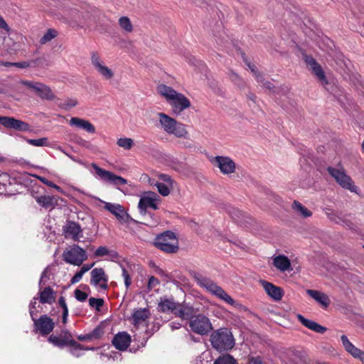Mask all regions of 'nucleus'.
Instances as JSON below:
<instances>
[{"instance_id": "obj_1", "label": "nucleus", "mask_w": 364, "mask_h": 364, "mask_svg": "<svg viewBox=\"0 0 364 364\" xmlns=\"http://www.w3.org/2000/svg\"><path fill=\"white\" fill-rule=\"evenodd\" d=\"M157 90L161 95L166 98L171 105L173 112L176 114H180L191 106L189 100L185 95L177 92L169 86L160 85L158 86Z\"/></svg>"}, {"instance_id": "obj_2", "label": "nucleus", "mask_w": 364, "mask_h": 364, "mask_svg": "<svg viewBox=\"0 0 364 364\" xmlns=\"http://www.w3.org/2000/svg\"><path fill=\"white\" fill-rule=\"evenodd\" d=\"M158 117L159 124L166 133L173 134L178 138H188V132L184 124L163 112L158 113Z\"/></svg>"}, {"instance_id": "obj_3", "label": "nucleus", "mask_w": 364, "mask_h": 364, "mask_svg": "<svg viewBox=\"0 0 364 364\" xmlns=\"http://www.w3.org/2000/svg\"><path fill=\"white\" fill-rule=\"evenodd\" d=\"M212 346L218 351H227L235 346V340L231 331L226 328L215 331L210 336Z\"/></svg>"}, {"instance_id": "obj_4", "label": "nucleus", "mask_w": 364, "mask_h": 364, "mask_svg": "<svg viewBox=\"0 0 364 364\" xmlns=\"http://www.w3.org/2000/svg\"><path fill=\"white\" fill-rule=\"evenodd\" d=\"M154 245L159 250L168 254L176 253L179 249L178 238L176 234L170 230L157 235Z\"/></svg>"}, {"instance_id": "obj_5", "label": "nucleus", "mask_w": 364, "mask_h": 364, "mask_svg": "<svg viewBox=\"0 0 364 364\" xmlns=\"http://www.w3.org/2000/svg\"><path fill=\"white\" fill-rule=\"evenodd\" d=\"M91 166L95 170V176L105 183H109L121 190L119 186L127 183V180L122 176H117L114 173L103 169L95 163H92Z\"/></svg>"}, {"instance_id": "obj_6", "label": "nucleus", "mask_w": 364, "mask_h": 364, "mask_svg": "<svg viewBox=\"0 0 364 364\" xmlns=\"http://www.w3.org/2000/svg\"><path fill=\"white\" fill-rule=\"evenodd\" d=\"M188 325L193 332L200 336L208 335L213 330L210 319L201 314L191 318Z\"/></svg>"}, {"instance_id": "obj_7", "label": "nucleus", "mask_w": 364, "mask_h": 364, "mask_svg": "<svg viewBox=\"0 0 364 364\" xmlns=\"http://www.w3.org/2000/svg\"><path fill=\"white\" fill-rule=\"evenodd\" d=\"M327 170L329 174L342 188L348 189L353 193L357 192V186L354 185L350 177L346 173L343 168L328 167Z\"/></svg>"}, {"instance_id": "obj_8", "label": "nucleus", "mask_w": 364, "mask_h": 364, "mask_svg": "<svg viewBox=\"0 0 364 364\" xmlns=\"http://www.w3.org/2000/svg\"><path fill=\"white\" fill-rule=\"evenodd\" d=\"M21 84L31 89L42 100H53L55 95L48 85L36 81L21 80Z\"/></svg>"}, {"instance_id": "obj_9", "label": "nucleus", "mask_w": 364, "mask_h": 364, "mask_svg": "<svg viewBox=\"0 0 364 364\" xmlns=\"http://www.w3.org/2000/svg\"><path fill=\"white\" fill-rule=\"evenodd\" d=\"M87 258L86 252L79 245H74L70 250L63 252V259L67 263L80 266Z\"/></svg>"}, {"instance_id": "obj_10", "label": "nucleus", "mask_w": 364, "mask_h": 364, "mask_svg": "<svg viewBox=\"0 0 364 364\" xmlns=\"http://www.w3.org/2000/svg\"><path fill=\"white\" fill-rule=\"evenodd\" d=\"M159 200V196L157 193L152 191L146 192L140 198L138 203L140 214L145 215L147 213V208H151L154 210H157L159 208L157 205Z\"/></svg>"}, {"instance_id": "obj_11", "label": "nucleus", "mask_w": 364, "mask_h": 364, "mask_svg": "<svg viewBox=\"0 0 364 364\" xmlns=\"http://www.w3.org/2000/svg\"><path fill=\"white\" fill-rule=\"evenodd\" d=\"M90 60L95 70L104 79L109 80L114 77V72L106 66L97 52L93 51L90 54Z\"/></svg>"}, {"instance_id": "obj_12", "label": "nucleus", "mask_w": 364, "mask_h": 364, "mask_svg": "<svg viewBox=\"0 0 364 364\" xmlns=\"http://www.w3.org/2000/svg\"><path fill=\"white\" fill-rule=\"evenodd\" d=\"M211 163L217 166L224 175H229L235 171L236 164L228 156H217L211 160Z\"/></svg>"}, {"instance_id": "obj_13", "label": "nucleus", "mask_w": 364, "mask_h": 364, "mask_svg": "<svg viewBox=\"0 0 364 364\" xmlns=\"http://www.w3.org/2000/svg\"><path fill=\"white\" fill-rule=\"evenodd\" d=\"M34 332H38L42 336H47L51 333L55 327V323L47 315H43L37 320H34Z\"/></svg>"}, {"instance_id": "obj_14", "label": "nucleus", "mask_w": 364, "mask_h": 364, "mask_svg": "<svg viewBox=\"0 0 364 364\" xmlns=\"http://www.w3.org/2000/svg\"><path fill=\"white\" fill-rule=\"evenodd\" d=\"M0 124L8 129L26 132L30 130V125L21 120L11 117L0 116Z\"/></svg>"}, {"instance_id": "obj_15", "label": "nucleus", "mask_w": 364, "mask_h": 364, "mask_svg": "<svg viewBox=\"0 0 364 364\" xmlns=\"http://www.w3.org/2000/svg\"><path fill=\"white\" fill-rule=\"evenodd\" d=\"M63 232L66 238L70 237L73 240L77 242L82 237V230L80 225L74 221H67L63 226Z\"/></svg>"}, {"instance_id": "obj_16", "label": "nucleus", "mask_w": 364, "mask_h": 364, "mask_svg": "<svg viewBox=\"0 0 364 364\" xmlns=\"http://www.w3.org/2000/svg\"><path fill=\"white\" fill-rule=\"evenodd\" d=\"M90 284L95 287L99 286L105 290L108 288V277L102 268H95L91 272Z\"/></svg>"}, {"instance_id": "obj_17", "label": "nucleus", "mask_w": 364, "mask_h": 364, "mask_svg": "<svg viewBox=\"0 0 364 364\" xmlns=\"http://www.w3.org/2000/svg\"><path fill=\"white\" fill-rule=\"evenodd\" d=\"M304 60L306 65L310 67L312 73L318 79L322 85H327L328 80L326 79L324 71L323 70L321 66L315 60V59L311 55H305Z\"/></svg>"}, {"instance_id": "obj_18", "label": "nucleus", "mask_w": 364, "mask_h": 364, "mask_svg": "<svg viewBox=\"0 0 364 364\" xmlns=\"http://www.w3.org/2000/svg\"><path fill=\"white\" fill-rule=\"evenodd\" d=\"M323 211L327 218L331 221L336 224L350 226L351 223L348 220L347 215L342 213L341 212L336 211L330 208H326Z\"/></svg>"}, {"instance_id": "obj_19", "label": "nucleus", "mask_w": 364, "mask_h": 364, "mask_svg": "<svg viewBox=\"0 0 364 364\" xmlns=\"http://www.w3.org/2000/svg\"><path fill=\"white\" fill-rule=\"evenodd\" d=\"M178 302H176L173 298L161 297L158 304V310L162 313H172L176 316Z\"/></svg>"}, {"instance_id": "obj_20", "label": "nucleus", "mask_w": 364, "mask_h": 364, "mask_svg": "<svg viewBox=\"0 0 364 364\" xmlns=\"http://www.w3.org/2000/svg\"><path fill=\"white\" fill-rule=\"evenodd\" d=\"M195 309L188 303L183 302L178 303L177 311H176V316L181 318L183 320L191 321L196 315Z\"/></svg>"}, {"instance_id": "obj_21", "label": "nucleus", "mask_w": 364, "mask_h": 364, "mask_svg": "<svg viewBox=\"0 0 364 364\" xmlns=\"http://www.w3.org/2000/svg\"><path fill=\"white\" fill-rule=\"evenodd\" d=\"M131 342V337L127 332L116 334L112 339V345L119 350H125Z\"/></svg>"}, {"instance_id": "obj_22", "label": "nucleus", "mask_w": 364, "mask_h": 364, "mask_svg": "<svg viewBox=\"0 0 364 364\" xmlns=\"http://www.w3.org/2000/svg\"><path fill=\"white\" fill-rule=\"evenodd\" d=\"M105 208L113 214L119 220L125 221V218L128 216L124 207L120 204L104 202Z\"/></svg>"}, {"instance_id": "obj_23", "label": "nucleus", "mask_w": 364, "mask_h": 364, "mask_svg": "<svg viewBox=\"0 0 364 364\" xmlns=\"http://www.w3.org/2000/svg\"><path fill=\"white\" fill-rule=\"evenodd\" d=\"M266 293L275 301H279L283 296L282 289L273 284L264 280L260 281Z\"/></svg>"}, {"instance_id": "obj_24", "label": "nucleus", "mask_w": 364, "mask_h": 364, "mask_svg": "<svg viewBox=\"0 0 364 364\" xmlns=\"http://www.w3.org/2000/svg\"><path fill=\"white\" fill-rule=\"evenodd\" d=\"M69 124L72 127L80 128L90 134H94L96 131L95 126L91 122L79 117H72L70 119Z\"/></svg>"}, {"instance_id": "obj_25", "label": "nucleus", "mask_w": 364, "mask_h": 364, "mask_svg": "<svg viewBox=\"0 0 364 364\" xmlns=\"http://www.w3.org/2000/svg\"><path fill=\"white\" fill-rule=\"evenodd\" d=\"M342 343L346 350L354 358L363 360L364 358V352L356 348L352 343L350 342L346 336L343 335L341 337Z\"/></svg>"}, {"instance_id": "obj_26", "label": "nucleus", "mask_w": 364, "mask_h": 364, "mask_svg": "<svg viewBox=\"0 0 364 364\" xmlns=\"http://www.w3.org/2000/svg\"><path fill=\"white\" fill-rule=\"evenodd\" d=\"M150 315V311L146 308L136 309L132 314V323L136 326L149 319Z\"/></svg>"}, {"instance_id": "obj_27", "label": "nucleus", "mask_w": 364, "mask_h": 364, "mask_svg": "<svg viewBox=\"0 0 364 364\" xmlns=\"http://www.w3.org/2000/svg\"><path fill=\"white\" fill-rule=\"evenodd\" d=\"M299 321L306 328L311 329V331L318 333H323L326 331L327 328L319 323L304 318L302 315L299 314L297 316Z\"/></svg>"}, {"instance_id": "obj_28", "label": "nucleus", "mask_w": 364, "mask_h": 364, "mask_svg": "<svg viewBox=\"0 0 364 364\" xmlns=\"http://www.w3.org/2000/svg\"><path fill=\"white\" fill-rule=\"evenodd\" d=\"M210 293L216 296L221 300L224 301L225 303L230 304V305H235V300L229 295L228 294L225 290H223L220 287L217 285L215 283L213 286L211 290L210 291Z\"/></svg>"}, {"instance_id": "obj_29", "label": "nucleus", "mask_w": 364, "mask_h": 364, "mask_svg": "<svg viewBox=\"0 0 364 364\" xmlns=\"http://www.w3.org/2000/svg\"><path fill=\"white\" fill-rule=\"evenodd\" d=\"M192 275L198 286L205 289L208 292H210L215 284L213 280H211L210 278L203 277L202 274L198 272H193Z\"/></svg>"}, {"instance_id": "obj_30", "label": "nucleus", "mask_w": 364, "mask_h": 364, "mask_svg": "<svg viewBox=\"0 0 364 364\" xmlns=\"http://www.w3.org/2000/svg\"><path fill=\"white\" fill-rule=\"evenodd\" d=\"M55 299V292L50 287H47L39 292V301L41 304H51Z\"/></svg>"}, {"instance_id": "obj_31", "label": "nucleus", "mask_w": 364, "mask_h": 364, "mask_svg": "<svg viewBox=\"0 0 364 364\" xmlns=\"http://www.w3.org/2000/svg\"><path fill=\"white\" fill-rule=\"evenodd\" d=\"M306 293L325 307H327L330 304V299L328 296L322 292L316 290L308 289Z\"/></svg>"}, {"instance_id": "obj_32", "label": "nucleus", "mask_w": 364, "mask_h": 364, "mask_svg": "<svg viewBox=\"0 0 364 364\" xmlns=\"http://www.w3.org/2000/svg\"><path fill=\"white\" fill-rule=\"evenodd\" d=\"M274 265L281 272L289 270L291 267V262L289 258L284 255H278L274 258Z\"/></svg>"}, {"instance_id": "obj_33", "label": "nucleus", "mask_w": 364, "mask_h": 364, "mask_svg": "<svg viewBox=\"0 0 364 364\" xmlns=\"http://www.w3.org/2000/svg\"><path fill=\"white\" fill-rule=\"evenodd\" d=\"M36 201L45 208H53L57 204V199L50 196H41L36 198Z\"/></svg>"}, {"instance_id": "obj_34", "label": "nucleus", "mask_w": 364, "mask_h": 364, "mask_svg": "<svg viewBox=\"0 0 364 364\" xmlns=\"http://www.w3.org/2000/svg\"><path fill=\"white\" fill-rule=\"evenodd\" d=\"M95 257L109 256L111 259H117L119 257L118 253L114 250H110L105 246L99 247L95 252Z\"/></svg>"}, {"instance_id": "obj_35", "label": "nucleus", "mask_w": 364, "mask_h": 364, "mask_svg": "<svg viewBox=\"0 0 364 364\" xmlns=\"http://www.w3.org/2000/svg\"><path fill=\"white\" fill-rule=\"evenodd\" d=\"M66 346L73 347L75 349L82 350L84 348L82 346L72 338V336L70 332L65 331L63 335L60 336Z\"/></svg>"}, {"instance_id": "obj_36", "label": "nucleus", "mask_w": 364, "mask_h": 364, "mask_svg": "<svg viewBox=\"0 0 364 364\" xmlns=\"http://www.w3.org/2000/svg\"><path fill=\"white\" fill-rule=\"evenodd\" d=\"M292 208L294 210L299 213L304 218H308L311 216L312 213L308 210L305 206H304L299 201L294 200L292 204Z\"/></svg>"}, {"instance_id": "obj_37", "label": "nucleus", "mask_w": 364, "mask_h": 364, "mask_svg": "<svg viewBox=\"0 0 364 364\" xmlns=\"http://www.w3.org/2000/svg\"><path fill=\"white\" fill-rule=\"evenodd\" d=\"M117 144L125 150H130L133 147L134 143V140L131 138L121 137L117 139Z\"/></svg>"}, {"instance_id": "obj_38", "label": "nucleus", "mask_w": 364, "mask_h": 364, "mask_svg": "<svg viewBox=\"0 0 364 364\" xmlns=\"http://www.w3.org/2000/svg\"><path fill=\"white\" fill-rule=\"evenodd\" d=\"M216 43L220 46L228 42V37L223 30H219L213 33Z\"/></svg>"}, {"instance_id": "obj_39", "label": "nucleus", "mask_w": 364, "mask_h": 364, "mask_svg": "<svg viewBox=\"0 0 364 364\" xmlns=\"http://www.w3.org/2000/svg\"><path fill=\"white\" fill-rule=\"evenodd\" d=\"M213 364H236L235 359L229 354L219 356Z\"/></svg>"}, {"instance_id": "obj_40", "label": "nucleus", "mask_w": 364, "mask_h": 364, "mask_svg": "<svg viewBox=\"0 0 364 364\" xmlns=\"http://www.w3.org/2000/svg\"><path fill=\"white\" fill-rule=\"evenodd\" d=\"M119 24L120 27L126 32L130 33L133 30V26L130 19L127 16H122L119 19Z\"/></svg>"}, {"instance_id": "obj_41", "label": "nucleus", "mask_w": 364, "mask_h": 364, "mask_svg": "<svg viewBox=\"0 0 364 364\" xmlns=\"http://www.w3.org/2000/svg\"><path fill=\"white\" fill-rule=\"evenodd\" d=\"M57 31L54 29L50 28L47 31V32L41 37L40 40V43L41 44H46V43L50 41L57 36Z\"/></svg>"}, {"instance_id": "obj_42", "label": "nucleus", "mask_w": 364, "mask_h": 364, "mask_svg": "<svg viewBox=\"0 0 364 364\" xmlns=\"http://www.w3.org/2000/svg\"><path fill=\"white\" fill-rule=\"evenodd\" d=\"M26 141L29 144H31L32 146H47L48 143V138H46V137L36 139H26Z\"/></svg>"}, {"instance_id": "obj_43", "label": "nucleus", "mask_w": 364, "mask_h": 364, "mask_svg": "<svg viewBox=\"0 0 364 364\" xmlns=\"http://www.w3.org/2000/svg\"><path fill=\"white\" fill-rule=\"evenodd\" d=\"M155 186L157 187L159 193L163 196H167L170 193V189L171 188L168 185L163 183H156Z\"/></svg>"}, {"instance_id": "obj_44", "label": "nucleus", "mask_w": 364, "mask_h": 364, "mask_svg": "<svg viewBox=\"0 0 364 364\" xmlns=\"http://www.w3.org/2000/svg\"><path fill=\"white\" fill-rule=\"evenodd\" d=\"M48 341L51 343H53L54 346L63 348L64 346H66L65 343L63 341L61 336H57L54 335H51L48 338Z\"/></svg>"}, {"instance_id": "obj_45", "label": "nucleus", "mask_w": 364, "mask_h": 364, "mask_svg": "<svg viewBox=\"0 0 364 364\" xmlns=\"http://www.w3.org/2000/svg\"><path fill=\"white\" fill-rule=\"evenodd\" d=\"M103 304H104L103 299H100V298L96 299V298L91 297L89 299L90 306L97 309V311H99L100 309V308L103 306Z\"/></svg>"}, {"instance_id": "obj_46", "label": "nucleus", "mask_w": 364, "mask_h": 364, "mask_svg": "<svg viewBox=\"0 0 364 364\" xmlns=\"http://www.w3.org/2000/svg\"><path fill=\"white\" fill-rule=\"evenodd\" d=\"M256 80L258 82H260L264 87H265L267 90H269V91L274 88L272 83L269 81H265L262 75H257Z\"/></svg>"}, {"instance_id": "obj_47", "label": "nucleus", "mask_w": 364, "mask_h": 364, "mask_svg": "<svg viewBox=\"0 0 364 364\" xmlns=\"http://www.w3.org/2000/svg\"><path fill=\"white\" fill-rule=\"evenodd\" d=\"M159 178L166 183V185H168L171 188H173L174 181L169 175L161 173L159 176Z\"/></svg>"}, {"instance_id": "obj_48", "label": "nucleus", "mask_w": 364, "mask_h": 364, "mask_svg": "<svg viewBox=\"0 0 364 364\" xmlns=\"http://www.w3.org/2000/svg\"><path fill=\"white\" fill-rule=\"evenodd\" d=\"M122 277L124 280L125 287L128 289L132 284V279L128 271L124 267H122Z\"/></svg>"}, {"instance_id": "obj_49", "label": "nucleus", "mask_w": 364, "mask_h": 364, "mask_svg": "<svg viewBox=\"0 0 364 364\" xmlns=\"http://www.w3.org/2000/svg\"><path fill=\"white\" fill-rule=\"evenodd\" d=\"M87 296H88L85 292L78 289L75 290V297L77 301L81 302L85 301L87 299Z\"/></svg>"}, {"instance_id": "obj_50", "label": "nucleus", "mask_w": 364, "mask_h": 364, "mask_svg": "<svg viewBox=\"0 0 364 364\" xmlns=\"http://www.w3.org/2000/svg\"><path fill=\"white\" fill-rule=\"evenodd\" d=\"M104 333L103 330L101 327L98 326L95 328L91 333L90 336L92 339V338H98L102 336Z\"/></svg>"}, {"instance_id": "obj_51", "label": "nucleus", "mask_w": 364, "mask_h": 364, "mask_svg": "<svg viewBox=\"0 0 364 364\" xmlns=\"http://www.w3.org/2000/svg\"><path fill=\"white\" fill-rule=\"evenodd\" d=\"M70 16L76 22H80L81 19L83 18V16L81 17V15L79 14V11L77 9H72Z\"/></svg>"}, {"instance_id": "obj_52", "label": "nucleus", "mask_w": 364, "mask_h": 364, "mask_svg": "<svg viewBox=\"0 0 364 364\" xmlns=\"http://www.w3.org/2000/svg\"><path fill=\"white\" fill-rule=\"evenodd\" d=\"M230 78H231L232 81L234 82L237 85H239V86L243 85V82H242V80L239 77V76L236 73H232V74L230 75Z\"/></svg>"}, {"instance_id": "obj_53", "label": "nucleus", "mask_w": 364, "mask_h": 364, "mask_svg": "<svg viewBox=\"0 0 364 364\" xmlns=\"http://www.w3.org/2000/svg\"><path fill=\"white\" fill-rule=\"evenodd\" d=\"M35 178H36L38 180H39L43 183L47 185L48 186L52 187L53 186V183L52 181H48L45 177L38 176V175H33Z\"/></svg>"}, {"instance_id": "obj_54", "label": "nucleus", "mask_w": 364, "mask_h": 364, "mask_svg": "<svg viewBox=\"0 0 364 364\" xmlns=\"http://www.w3.org/2000/svg\"><path fill=\"white\" fill-rule=\"evenodd\" d=\"M159 284V282L158 279H156L154 276H151L149 278L148 288L151 289Z\"/></svg>"}, {"instance_id": "obj_55", "label": "nucleus", "mask_w": 364, "mask_h": 364, "mask_svg": "<svg viewBox=\"0 0 364 364\" xmlns=\"http://www.w3.org/2000/svg\"><path fill=\"white\" fill-rule=\"evenodd\" d=\"M230 214L232 218H233L235 220H239L240 215H242V213L240 210L236 208H232V211L230 212Z\"/></svg>"}, {"instance_id": "obj_56", "label": "nucleus", "mask_w": 364, "mask_h": 364, "mask_svg": "<svg viewBox=\"0 0 364 364\" xmlns=\"http://www.w3.org/2000/svg\"><path fill=\"white\" fill-rule=\"evenodd\" d=\"M83 274L79 271L77 272L71 279L70 282L72 284H75L80 282L82 277Z\"/></svg>"}, {"instance_id": "obj_57", "label": "nucleus", "mask_w": 364, "mask_h": 364, "mask_svg": "<svg viewBox=\"0 0 364 364\" xmlns=\"http://www.w3.org/2000/svg\"><path fill=\"white\" fill-rule=\"evenodd\" d=\"M63 153L67 156H68L71 160H73V161L79 164H81V165H83V166H85V164L81 160V159H77L76 157H75L73 155H70L68 153L65 152V151H63Z\"/></svg>"}, {"instance_id": "obj_58", "label": "nucleus", "mask_w": 364, "mask_h": 364, "mask_svg": "<svg viewBox=\"0 0 364 364\" xmlns=\"http://www.w3.org/2000/svg\"><path fill=\"white\" fill-rule=\"evenodd\" d=\"M59 305L62 307L63 311H68V309L65 302V299L63 296H60L58 299Z\"/></svg>"}, {"instance_id": "obj_59", "label": "nucleus", "mask_w": 364, "mask_h": 364, "mask_svg": "<svg viewBox=\"0 0 364 364\" xmlns=\"http://www.w3.org/2000/svg\"><path fill=\"white\" fill-rule=\"evenodd\" d=\"M76 105H77V101L75 100H69L65 104L66 107H68V108L73 107L76 106Z\"/></svg>"}, {"instance_id": "obj_60", "label": "nucleus", "mask_w": 364, "mask_h": 364, "mask_svg": "<svg viewBox=\"0 0 364 364\" xmlns=\"http://www.w3.org/2000/svg\"><path fill=\"white\" fill-rule=\"evenodd\" d=\"M249 364H263V362L259 358H252L249 361Z\"/></svg>"}, {"instance_id": "obj_61", "label": "nucleus", "mask_w": 364, "mask_h": 364, "mask_svg": "<svg viewBox=\"0 0 364 364\" xmlns=\"http://www.w3.org/2000/svg\"><path fill=\"white\" fill-rule=\"evenodd\" d=\"M93 264H91V265H88V264H85L83 265L80 272L82 273V274H84L85 272H87V271H89L91 267H92Z\"/></svg>"}, {"instance_id": "obj_62", "label": "nucleus", "mask_w": 364, "mask_h": 364, "mask_svg": "<svg viewBox=\"0 0 364 364\" xmlns=\"http://www.w3.org/2000/svg\"><path fill=\"white\" fill-rule=\"evenodd\" d=\"M171 330H176V329H178L181 328V324L178 322H171L170 324H169Z\"/></svg>"}, {"instance_id": "obj_63", "label": "nucleus", "mask_w": 364, "mask_h": 364, "mask_svg": "<svg viewBox=\"0 0 364 364\" xmlns=\"http://www.w3.org/2000/svg\"><path fill=\"white\" fill-rule=\"evenodd\" d=\"M0 28L5 29V30L9 29V26H8L7 23H6L4 19L1 16H0Z\"/></svg>"}, {"instance_id": "obj_64", "label": "nucleus", "mask_w": 364, "mask_h": 364, "mask_svg": "<svg viewBox=\"0 0 364 364\" xmlns=\"http://www.w3.org/2000/svg\"><path fill=\"white\" fill-rule=\"evenodd\" d=\"M48 268H46L44 271L41 274V277L38 283L39 287H41L42 283L44 282V279L46 277V272H47Z\"/></svg>"}]
</instances>
